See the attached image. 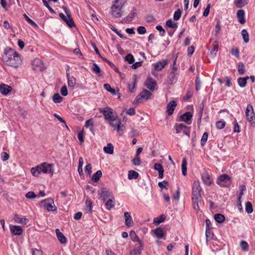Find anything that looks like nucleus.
Listing matches in <instances>:
<instances>
[{"mask_svg":"<svg viewBox=\"0 0 255 255\" xmlns=\"http://www.w3.org/2000/svg\"><path fill=\"white\" fill-rule=\"evenodd\" d=\"M2 58L7 65L14 68L18 67L22 62L19 54L10 48L5 49Z\"/></svg>","mask_w":255,"mask_h":255,"instance_id":"1","label":"nucleus"},{"mask_svg":"<svg viewBox=\"0 0 255 255\" xmlns=\"http://www.w3.org/2000/svg\"><path fill=\"white\" fill-rule=\"evenodd\" d=\"M202 188L199 181H195L192 188L193 207L195 210H199V202L201 200Z\"/></svg>","mask_w":255,"mask_h":255,"instance_id":"2","label":"nucleus"},{"mask_svg":"<svg viewBox=\"0 0 255 255\" xmlns=\"http://www.w3.org/2000/svg\"><path fill=\"white\" fill-rule=\"evenodd\" d=\"M54 171L53 164H48L46 162H44L36 167H32L31 169L32 174L36 177H38L41 172L49 174L51 176H52Z\"/></svg>","mask_w":255,"mask_h":255,"instance_id":"3","label":"nucleus"},{"mask_svg":"<svg viewBox=\"0 0 255 255\" xmlns=\"http://www.w3.org/2000/svg\"><path fill=\"white\" fill-rule=\"evenodd\" d=\"M125 2V0H115L113 2L111 7V13L114 17L119 18L123 15L122 9Z\"/></svg>","mask_w":255,"mask_h":255,"instance_id":"4","label":"nucleus"},{"mask_svg":"<svg viewBox=\"0 0 255 255\" xmlns=\"http://www.w3.org/2000/svg\"><path fill=\"white\" fill-rule=\"evenodd\" d=\"M109 123L117 130L120 135H123L125 128L123 126H121V120L118 118L117 116L111 119V121L109 120Z\"/></svg>","mask_w":255,"mask_h":255,"instance_id":"5","label":"nucleus"},{"mask_svg":"<svg viewBox=\"0 0 255 255\" xmlns=\"http://www.w3.org/2000/svg\"><path fill=\"white\" fill-rule=\"evenodd\" d=\"M245 113L247 120L253 126H255V114L252 105L251 104L247 105Z\"/></svg>","mask_w":255,"mask_h":255,"instance_id":"6","label":"nucleus"},{"mask_svg":"<svg viewBox=\"0 0 255 255\" xmlns=\"http://www.w3.org/2000/svg\"><path fill=\"white\" fill-rule=\"evenodd\" d=\"M216 182L220 186L226 187L230 186L232 181L230 177L228 175L224 174L218 178Z\"/></svg>","mask_w":255,"mask_h":255,"instance_id":"7","label":"nucleus"},{"mask_svg":"<svg viewBox=\"0 0 255 255\" xmlns=\"http://www.w3.org/2000/svg\"><path fill=\"white\" fill-rule=\"evenodd\" d=\"M40 205L48 211H55L57 210L54 200L52 198H47L41 201Z\"/></svg>","mask_w":255,"mask_h":255,"instance_id":"8","label":"nucleus"},{"mask_svg":"<svg viewBox=\"0 0 255 255\" xmlns=\"http://www.w3.org/2000/svg\"><path fill=\"white\" fill-rule=\"evenodd\" d=\"M98 194L100 196V199L104 202H105L107 199L114 197L112 192L106 188H102L99 190Z\"/></svg>","mask_w":255,"mask_h":255,"instance_id":"9","label":"nucleus"},{"mask_svg":"<svg viewBox=\"0 0 255 255\" xmlns=\"http://www.w3.org/2000/svg\"><path fill=\"white\" fill-rule=\"evenodd\" d=\"M100 112L103 113L105 119L108 121H111V119L117 116L114 114L113 109L109 107H106L100 110Z\"/></svg>","mask_w":255,"mask_h":255,"instance_id":"10","label":"nucleus"},{"mask_svg":"<svg viewBox=\"0 0 255 255\" xmlns=\"http://www.w3.org/2000/svg\"><path fill=\"white\" fill-rule=\"evenodd\" d=\"M151 96V93L147 90H144L140 94L137 95L135 98V101L136 103H139L142 102L143 99L148 100L150 99Z\"/></svg>","mask_w":255,"mask_h":255,"instance_id":"11","label":"nucleus"},{"mask_svg":"<svg viewBox=\"0 0 255 255\" xmlns=\"http://www.w3.org/2000/svg\"><path fill=\"white\" fill-rule=\"evenodd\" d=\"M136 8L135 7H133L132 9H131L129 14L128 15V16H127L126 17H125V18H124L121 20V23H128L132 21V20L133 19V17L136 15Z\"/></svg>","mask_w":255,"mask_h":255,"instance_id":"12","label":"nucleus"},{"mask_svg":"<svg viewBox=\"0 0 255 255\" xmlns=\"http://www.w3.org/2000/svg\"><path fill=\"white\" fill-rule=\"evenodd\" d=\"M145 86L150 91H154L155 90V87L156 85V82L155 80L153 79L151 77H148L146 80L145 84Z\"/></svg>","mask_w":255,"mask_h":255,"instance_id":"13","label":"nucleus"},{"mask_svg":"<svg viewBox=\"0 0 255 255\" xmlns=\"http://www.w3.org/2000/svg\"><path fill=\"white\" fill-rule=\"evenodd\" d=\"M64 9L65 13L67 15V17L66 18L64 21L70 27H73L74 26H75V24L73 18L71 15V13L67 7H64Z\"/></svg>","mask_w":255,"mask_h":255,"instance_id":"14","label":"nucleus"},{"mask_svg":"<svg viewBox=\"0 0 255 255\" xmlns=\"http://www.w3.org/2000/svg\"><path fill=\"white\" fill-rule=\"evenodd\" d=\"M10 230L14 235H21L23 233V230L19 226L10 225Z\"/></svg>","mask_w":255,"mask_h":255,"instance_id":"15","label":"nucleus"},{"mask_svg":"<svg viewBox=\"0 0 255 255\" xmlns=\"http://www.w3.org/2000/svg\"><path fill=\"white\" fill-rule=\"evenodd\" d=\"M177 104L175 101H170L167 105V112L168 115H171L176 107Z\"/></svg>","mask_w":255,"mask_h":255,"instance_id":"16","label":"nucleus"},{"mask_svg":"<svg viewBox=\"0 0 255 255\" xmlns=\"http://www.w3.org/2000/svg\"><path fill=\"white\" fill-rule=\"evenodd\" d=\"M12 90L11 87L1 84L0 85V92L3 95H6Z\"/></svg>","mask_w":255,"mask_h":255,"instance_id":"17","label":"nucleus"},{"mask_svg":"<svg viewBox=\"0 0 255 255\" xmlns=\"http://www.w3.org/2000/svg\"><path fill=\"white\" fill-rule=\"evenodd\" d=\"M167 61L166 59L158 61L154 64L155 70L156 71L162 70L167 64Z\"/></svg>","mask_w":255,"mask_h":255,"instance_id":"18","label":"nucleus"},{"mask_svg":"<svg viewBox=\"0 0 255 255\" xmlns=\"http://www.w3.org/2000/svg\"><path fill=\"white\" fill-rule=\"evenodd\" d=\"M124 216L125 218V223L126 225L128 227H131L133 225V222L132 220V218L128 212H125Z\"/></svg>","mask_w":255,"mask_h":255,"instance_id":"19","label":"nucleus"},{"mask_svg":"<svg viewBox=\"0 0 255 255\" xmlns=\"http://www.w3.org/2000/svg\"><path fill=\"white\" fill-rule=\"evenodd\" d=\"M153 232L158 239L164 238L166 235V234L164 232L163 229L160 227L156 228L155 229L153 230Z\"/></svg>","mask_w":255,"mask_h":255,"instance_id":"20","label":"nucleus"},{"mask_svg":"<svg viewBox=\"0 0 255 255\" xmlns=\"http://www.w3.org/2000/svg\"><path fill=\"white\" fill-rule=\"evenodd\" d=\"M203 182L207 185H210L212 183V179H211L209 174L207 172H205L202 176Z\"/></svg>","mask_w":255,"mask_h":255,"instance_id":"21","label":"nucleus"},{"mask_svg":"<svg viewBox=\"0 0 255 255\" xmlns=\"http://www.w3.org/2000/svg\"><path fill=\"white\" fill-rule=\"evenodd\" d=\"M55 232L58 240L61 244H65L67 242L66 238L58 229H56Z\"/></svg>","mask_w":255,"mask_h":255,"instance_id":"22","label":"nucleus"},{"mask_svg":"<svg viewBox=\"0 0 255 255\" xmlns=\"http://www.w3.org/2000/svg\"><path fill=\"white\" fill-rule=\"evenodd\" d=\"M13 220L17 223L24 225L26 224L29 221L28 219L25 218H20L17 214H14Z\"/></svg>","mask_w":255,"mask_h":255,"instance_id":"23","label":"nucleus"},{"mask_svg":"<svg viewBox=\"0 0 255 255\" xmlns=\"http://www.w3.org/2000/svg\"><path fill=\"white\" fill-rule=\"evenodd\" d=\"M142 248V244L141 242H139L138 245L135 249L130 252V254L131 255H140Z\"/></svg>","mask_w":255,"mask_h":255,"instance_id":"24","label":"nucleus"},{"mask_svg":"<svg viewBox=\"0 0 255 255\" xmlns=\"http://www.w3.org/2000/svg\"><path fill=\"white\" fill-rule=\"evenodd\" d=\"M238 21L241 24H244L246 22L245 19V12L243 10L240 9L238 11L237 13Z\"/></svg>","mask_w":255,"mask_h":255,"instance_id":"25","label":"nucleus"},{"mask_svg":"<svg viewBox=\"0 0 255 255\" xmlns=\"http://www.w3.org/2000/svg\"><path fill=\"white\" fill-rule=\"evenodd\" d=\"M115 201L114 197L109 199L105 203L106 208L108 210H110L112 208L115 206Z\"/></svg>","mask_w":255,"mask_h":255,"instance_id":"26","label":"nucleus"},{"mask_svg":"<svg viewBox=\"0 0 255 255\" xmlns=\"http://www.w3.org/2000/svg\"><path fill=\"white\" fill-rule=\"evenodd\" d=\"M249 79V76H246L245 77H240L238 79V83L239 86L241 88L245 87L247 83V80Z\"/></svg>","mask_w":255,"mask_h":255,"instance_id":"27","label":"nucleus"},{"mask_svg":"<svg viewBox=\"0 0 255 255\" xmlns=\"http://www.w3.org/2000/svg\"><path fill=\"white\" fill-rule=\"evenodd\" d=\"M192 117V114L189 112H186L185 114L181 115L180 117V120L183 122H187Z\"/></svg>","mask_w":255,"mask_h":255,"instance_id":"28","label":"nucleus"},{"mask_svg":"<svg viewBox=\"0 0 255 255\" xmlns=\"http://www.w3.org/2000/svg\"><path fill=\"white\" fill-rule=\"evenodd\" d=\"M103 150L106 153L113 154L114 153V146L111 143H109L106 146L104 147Z\"/></svg>","mask_w":255,"mask_h":255,"instance_id":"29","label":"nucleus"},{"mask_svg":"<svg viewBox=\"0 0 255 255\" xmlns=\"http://www.w3.org/2000/svg\"><path fill=\"white\" fill-rule=\"evenodd\" d=\"M249 2V0H235V5L239 8L242 7L247 5Z\"/></svg>","mask_w":255,"mask_h":255,"instance_id":"30","label":"nucleus"},{"mask_svg":"<svg viewBox=\"0 0 255 255\" xmlns=\"http://www.w3.org/2000/svg\"><path fill=\"white\" fill-rule=\"evenodd\" d=\"M218 50V42L217 41H214L211 46V55L214 57L216 56L217 52Z\"/></svg>","mask_w":255,"mask_h":255,"instance_id":"31","label":"nucleus"},{"mask_svg":"<svg viewBox=\"0 0 255 255\" xmlns=\"http://www.w3.org/2000/svg\"><path fill=\"white\" fill-rule=\"evenodd\" d=\"M174 128L176 129V132L177 133H179L181 132L182 131H183V130L186 129L187 128V126L183 124H176L174 126Z\"/></svg>","mask_w":255,"mask_h":255,"instance_id":"32","label":"nucleus"},{"mask_svg":"<svg viewBox=\"0 0 255 255\" xmlns=\"http://www.w3.org/2000/svg\"><path fill=\"white\" fill-rule=\"evenodd\" d=\"M168 79L169 80V82L171 84H173L175 82L177 79L176 75L174 71H172L170 73L168 76Z\"/></svg>","mask_w":255,"mask_h":255,"instance_id":"33","label":"nucleus"},{"mask_svg":"<svg viewBox=\"0 0 255 255\" xmlns=\"http://www.w3.org/2000/svg\"><path fill=\"white\" fill-rule=\"evenodd\" d=\"M242 36L243 37L244 41L247 43L249 42V33L246 29H243L241 31Z\"/></svg>","mask_w":255,"mask_h":255,"instance_id":"34","label":"nucleus"},{"mask_svg":"<svg viewBox=\"0 0 255 255\" xmlns=\"http://www.w3.org/2000/svg\"><path fill=\"white\" fill-rule=\"evenodd\" d=\"M214 219L217 222L222 223L225 221V217L221 214H216L214 215Z\"/></svg>","mask_w":255,"mask_h":255,"instance_id":"35","label":"nucleus"},{"mask_svg":"<svg viewBox=\"0 0 255 255\" xmlns=\"http://www.w3.org/2000/svg\"><path fill=\"white\" fill-rule=\"evenodd\" d=\"M138 173L134 170H129L128 174V178L129 179H136L138 178Z\"/></svg>","mask_w":255,"mask_h":255,"instance_id":"36","label":"nucleus"},{"mask_svg":"<svg viewBox=\"0 0 255 255\" xmlns=\"http://www.w3.org/2000/svg\"><path fill=\"white\" fill-rule=\"evenodd\" d=\"M102 175V173L101 170H98L92 176V179L94 182H97L100 179Z\"/></svg>","mask_w":255,"mask_h":255,"instance_id":"37","label":"nucleus"},{"mask_svg":"<svg viewBox=\"0 0 255 255\" xmlns=\"http://www.w3.org/2000/svg\"><path fill=\"white\" fill-rule=\"evenodd\" d=\"M31 64L33 66V69L35 70L37 67H39L42 64V61L39 59L36 58L32 61Z\"/></svg>","mask_w":255,"mask_h":255,"instance_id":"38","label":"nucleus"},{"mask_svg":"<svg viewBox=\"0 0 255 255\" xmlns=\"http://www.w3.org/2000/svg\"><path fill=\"white\" fill-rule=\"evenodd\" d=\"M52 100L55 103H60L62 101L63 98L58 93H56L53 96Z\"/></svg>","mask_w":255,"mask_h":255,"instance_id":"39","label":"nucleus"},{"mask_svg":"<svg viewBox=\"0 0 255 255\" xmlns=\"http://www.w3.org/2000/svg\"><path fill=\"white\" fill-rule=\"evenodd\" d=\"M68 84L69 87H73L76 84V79L73 76H70L67 78Z\"/></svg>","mask_w":255,"mask_h":255,"instance_id":"40","label":"nucleus"},{"mask_svg":"<svg viewBox=\"0 0 255 255\" xmlns=\"http://www.w3.org/2000/svg\"><path fill=\"white\" fill-rule=\"evenodd\" d=\"M187 161L185 158H184L182 163V172L183 175H186L187 174Z\"/></svg>","mask_w":255,"mask_h":255,"instance_id":"41","label":"nucleus"},{"mask_svg":"<svg viewBox=\"0 0 255 255\" xmlns=\"http://www.w3.org/2000/svg\"><path fill=\"white\" fill-rule=\"evenodd\" d=\"M129 236L133 241L141 242L134 231H131L129 233Z\"/></svg>","mask_w":255,"mask_h":255,"instance_id":"42","label":"nucleus"},{"mask_svg":"<svg viewBox=\"0 0 255 255\" xmlns=\"http://www.w3.org/2000/svg\"><path fill=\"white\" fill-rule=\"evenodd\" d=\"M165 216L164 215L162 214L160 216L155 218L154 219V223L156 224H159L163 222L165 220Z\"/></svg>","mask_w":255,"mask_h":255,"instance_id":"43","label":"nucleus"},{"mask_svg":"<svg viewBox=\"0 0 255 255\" xmlns=\"http://www.w3.org/2000/svg\"><path fill=\"white\" fill-rule=\"evenodd\" d=\"M238 71L240 74H243L245 72L244 64L242 62L238 64Z\"/></svg>","mask_w":255,"mask_h":255,"instance_id":"44","label":"nucleus"},{"mask_svg":"<svg viewBox=\"0 0 255 255\" xmlns=\"http://www.w3.org/2000/svg\"><path fill=\"white\" fill-rule=\"evenodd\" d=\"M246 211L248 214H251L253 211L252 204L250 202H247L246 203Z\"/></svg>","mask_w":255,"mask_h":255,"instance_id":"45","label":"nucleus"},{"mask_svg":"<svg viewBox=\"0 0 255 255\" xmlns=\"http://www.w3.org/2000/svg\"><path fill=\"white\" fill-rule=\"evenodd\" d=\"M125 59L128 61L129 64H132L134 61V58L131 54H128L125 57Z\"/></svg>","mask_w":255,"mask_h":255,"instance_id":"46","label":"nucleus"},{"mask_svg":"<svg viewBox=\"0 0 255 255\" xmlns=\"http://www.w3.org/2000/svg\"><path fill=\"white\" fill-rule=\"evenodd\" d=\"M208 137V133L206 132H204L202 136L201 139V145L204 146L205 143L207 142Z\"/></svg>","mask_w":255,"mask_h":255,"instance_id":"47","label":"nucleus"},{"mask_svg":"<svg viewBox=\"0 0 255 255\" xmlns=\"http://www.w3.org/2000/svg\"><path fill=\"white\" fill-rule=\"evenodd\" d=\"M240 246L243 251H248L249 250V245L247 242L242 241L240 243Z\"/></svg>","mask_w":255,"mask_h":255,"instance_id":"48","label":"nucleus"},{"mask_svg":"<svg viewBox=\"0 0 255 255\" xmlns=\"http://www.w3.org/2000/svg\"><path fill=\"white\" fill-rule=\"evenodd\" d=\"M166 24L167 26L170 28H176L177 27L176 23L173 22L171 19H169L166 22Z\"/></svg>","mask_w":255,"mask_h":255,"instance_id":"49","label":"nucleus"},{"mask_svg":"<svg viewBox=\"0 0 255 255\" xmlns=\"http://www.w3.org/2000/svg\"><path fill=\"white\" fill-rule=\"evenodd\" d=\"M86 205V210L88 212H91L92 210V202L90 200H86L85 202Z\"/></svg>","mask_w":255,"mask_h":255,"instance_id":"50","label":"nucleus"},{"mask_svg":"<svg viewBox=\"0 0 255 255\" xmlns=\"http://www.w3.org/2000/svg\"><path fill=\"white\" fill-rule=\"evenodd\" d=\"M181 15V10L180 9H177L174 12L173 19L175 20L179 19Z\"/></svg>","mask_w":255,"mask_h":255,"instance_id":"51","label":"nucleus"},{"mask_svg":"<svg viewBox=\"0 0 255 255\" xmlns=\"http://www.w3.org/2000/svg\"><path fill=\"white\" fill-rule=\"evenodd\" d=\"M141 160L139 156H135V157L132 160V163L135 166H138L141 164Z\"/></svg>","mask_w":255,"mask_h":255,"instance_id":"52","label":"nucleus"},{"mask_svg":"<svg viewBox=\"0 0 255 255\" xmlns=\"http://www.w3.org/2000/svg\"><path fill=\"white\" fill-rule=\"evenodd\" d=\"M226 123L223 121H219L216 122V126L217 128L218 129H222L225 126Z\"/></svg>","mask_w":255,"mask_h":255,"instance_id":"53","label":"nucleus"},{"mask_svg":"<svg viewBox=\"0 0 255 255\" xmlns=\"http://www.w3.org/2000/svg\"><path fill=\"white\" fill-rule=\"evenodd\" d=\"M23 16L24 17L27 22L35 27L38 26L37 24L35 22H34L32 19H31L25 13L23 14Z\"/></svg>","mask_w":255,"mask_h":255,"instance_id":"54","label":"nucleus"},{"mask_svg":"<svg viewBox=\"0 0 255 255\" xmlns=\"http://www.w3.org/2000/svg\"><path fill=\"white\" fill-rule=\"evenodd\" d=\"M25 197L30 199H32L36 197V194L32 191H29L27 192L25 195Z\"/></svg>","mask_w":255,"mask_h":255,"instance_id":"55","label":"nucleus"},{"mask_svg":"<svg viewBox=\"0 0 255 255\" xmlns=\"http://www.w3.org/2000/svg\"><path fill=\"white\" fill-rule=\"evenodd\" d=\"M154 169L157 170L158 172H160L164 170L161 164L158 163L154 164Z\"/></svg>","mask_w":255,"mask_h":255,"instance_id":"56","label":"nucleus"},{"mask_svg":"<svg viewBox=\"0 0 255 255\" xmlns=\"http://www.w3.org/2000/svg\"><path fill=\"white\" fill-rule=\"evenodd\" d=\"M92 70H93V72H94L96 74H98V73H100L101 72V69H100V68L96 63L93 64V68H92Z\"/></svg>","mask_w":255,"mask_h":255,"instance_id":"57","label":"nucleus"},{"mask_svg":"<svg viewBox=\"0 0 255 255\" xmlns=\"http://www.w3.org/2000/svg\"><path fill=\"white\" fill-rule=\"evenodd\" d=\"M231 52L232 55L235 56L237 57H239L240 52L238 48H232L231 50Z\"/></svg>","mask_w":255,"mask_h":255,"instance_id":"58","label":"nucleus"},{"mask_svg":"<svg viewBox=\"0 0 255 255\" xmlns=\"http://www.w3.org/2000/svg\"><path fill=\"white\" fill-rule=\"evenodd\" d=\"M168 185V182L166 180H163L161 182H159L158 183V186L161 188H166L167 189V188L166 187L167 185Z\"/></svg>","mask_w":255,"mask_h":255,"instance_id":"59","label":"nucleus"},{"mask_svg":"<svg viewBox=\"0 0 255 255\" xmlns=\"http://www.w3.org/2000/svg\"><path fill=\"white\" fill-rule=\"evenodd\" d=\"M156 29L160 32L161 36H164L165 33V30L163 28L161 25H158L156 26Z\"/></svg>","mask_w":255,"mask_h":255,"instance_id":"60","label":"nucleus"},{"mask_svg":"<svg viewBox=\"0 0 255 255\" xmlns=\"http://www.w3.org/2000/svg\"><path fill=\"white\" fill-rule=\"evenodd\" d=\"M137 32L140 34H143L146 33V30L144 26H140L137 28Z\"/></svg>","mask_w":255,"mask_h":255,"instance_id":"61","label":"nucleus"},{"mask_svg":"<svg viewBox=\"0 0 255 255\" xmlns=\"http://www.w3.org/2000/svg\"><path fill=\"white\" fill-rule=\"evenodd\" d=\"M61 94L64 96H66L68 95V90L66 86L62 87L60 90Z\"/></svg>","mask_w":255,"mask_h":255,"instance_id":"62","label":"nucleus"},{"mask_svg":"<svg viewBox=\"0 0 255 255\" xmlns=\"http://www.w3.org/2000/svg\"><path fill=\"white\" fill-rule=\"evenodd\" d=\"M210 7H211V4H208L207 5V7H206L205 9L204 10V11L203 14V16H207L209 15Z\"/></svg>","mask_w":255,"mask_h":255,"instance_id":"63","label":"nucleus"},{"mask_svg":"<svg viewBox=\"0 0 255 255\" xmlns=\"http://www.w3.org/2000/svg\"><path fill=\"white\" fill-rule=\"evenodd\" d=\"M9 157V154L5 152H2L1 153L2 160L4 161H6Z\"/></svg>","mask_w":255,"mask_h":255,"instance_id":"64","label":"nucleus"}]
</instances>
